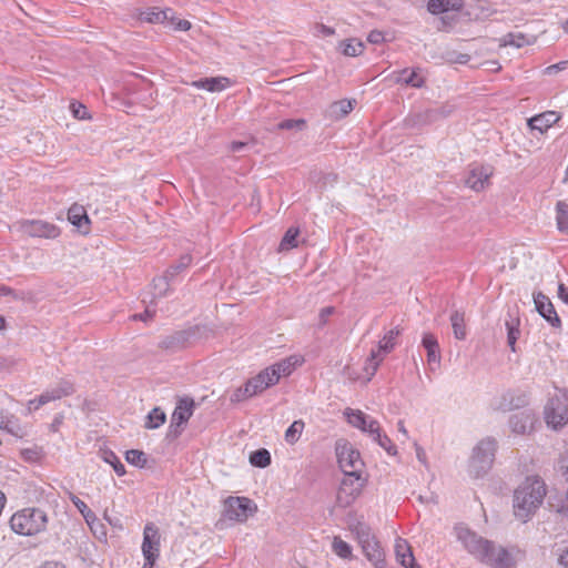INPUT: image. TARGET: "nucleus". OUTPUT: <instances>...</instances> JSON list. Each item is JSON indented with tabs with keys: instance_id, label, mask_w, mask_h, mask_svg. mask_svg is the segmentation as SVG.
I'll return each mask as SVG.
<instances>
[{
	"instance_id": "18",
	"label": "nucleus",
	"mask_w": 568,
	"mask_h": 568,
	"mask_svg": "<svg viewBox=\"0 0 568 568\" xmlns=\"http://www.w3.org/2000/svg\"><path fill=\"white\" fill-rule=\"evenodd\" d=\"M194 400L191 398L180 399L171 418L170 428H174L175 435L180 434L179 427L184 425L193 414Z\"/></svg>"
},
{
	"instance_id": "11",
	"label": "nucleus",
	"mask_w": 568,
	"mask_h": 568,
	"mask_svg": "<svg viewBox=\"0 0 568 568\" xmlns=\"http://www.w3.org/2000/svg\"><path fill=\"white\" fill-rule=\"evenodd\" d=\"M160 532L159 528L153 524L149 523L144 526L143 541H142V554L144 560H156L160 556Z\"/></svg>"
},
{
	"instance_id": "30",
	"label": "nucleus",
	"mask_w": 568,
	"mask_h": 568,
	"mask_svg": "<svg viewBox=\"0 0 568 568\" xmlns=\"http://www.w3.org/2000/svg\"><path fill=\"white\" fill-rule=\"evenodd\" d=\"M384 361V355H381V349H372L369 357H367L364 371L366 373L365 382H369L377 372L381 363Z\"/></svg>"
},
{
	"instance_id": "36",
	"label": "nucleus",
	"mask_w": 568,
	"mask_h": 568,
	"mask_svg": "<svg viewBox=\"0 0 568 568\" xmlns=\"http://www.w3.org/2000/svg\"><path fill=\"white\" fill-rule=\"evenodd\" d=\"M69 499L72 501V504L77 507V509L83 516L87 524H91L95 520V514L79 497H77L72 493H69Z\"/></svg>"
},
{
	"instance_id": "56",
	"label": "nucleus",
	"mask_w": 568,
	"mask_h": 568,
	"mask_svg": "<svg viewBox=\"0 0 568 568\" xmlns=\"http://www.w3.org/2000/svg\"><path fill=\"white\" fill-rule=\"evenodd\" d=\"M154 316V311H151L150 307H148L143 313L134 314L132 316V320L134 321H143L146 322Z\"/></svg>"
},
{
	"instance_id": "17",
	"label": "nucleus",
	"mask_w": 568,
	"mask_h": 568,
	"mask_svg": "<svg viewBox=\"0 0 568 568\" xmlns=\"http://www.w3.org/2000/svg\"><path fill=\"white\" fill-rule=\"evenodd\" d=\"M75 392L73 384L68 379H61L57 386L44 390L38 400V405H45L50 402L70 396Z\"/></svg>"
},
{
	"instance_id": "25",
	"label": "nucleus",
	"mask_w": 568,
	"mask_h": 568,
	"mask_svg": "<svg viewBox=\"0 0 568 568\" xmlns=\"http://www.w3.org/2000/svg\"><path fill=\"white\" fill-rule=\"evenodd\" d=\"M423 347L427 352V362L429 365L436 364L438 365L440 363V349L439 344L437 342V338L434 334L426 333L423 336L422 339Z\"/></svg>"
},
{
	"instance_id": "48",
	"label": "nucleus",
	"mask_w": 568,
	"mask_h": 568,
	"mask_svg": "<svg viewBox=\"0 0 568 568\" xmlns=\"http://www.w3.org/2000/svg\"><path fill=\"white\" fill-rule=\"evenodd\" d=\"M517 324H518L517 318H511L510 321L506 322V326L508 329L507 341H508V345L511 347L513 351H515V344L519 336V329L516 327Z\"/></svg>"
},
{
	"instance_id": "52",
	"label": "nucleus",
	"mask_w": 568,
	"mask_h": 568,
	"mask_svg": "<svg viewBox=\"0 0 568 568\" xmlns=\"http://www.w3.org/2000/svg\"><path fill=\"white\" fill-rule=\"evenodd\" d=\"M93 535L99 539H105L106 538V530L104 525L99 520V518L95 516V520L91 524H88Z\"/></svg>"
},
{
	"instance_id": "34",
	"label": "nucleus",
	"mask_w": 568,
	"mask_h": 568,
	"mask_svg": "<svg viewBox=\"0 0 568 568\" xmlns=\"http://www.w3.org/2000/svg\"><path fill=\"white\" fill-rule=\"evenodd\" d=\"M339 48L344 55L346 57H357L364 50V44L362 41L356 39H349L339 43Z\"/></svg>"
},
{
	"instance_id": "22",
	"label": "nucleus",
	"mask_w": 568,
	"mask_h": 568,
	"mask_svg": "<svg viewBox=\"0 0 568 568\" xmlns=\"http://www.w3.org/2000/svg\"><path fill=\"white\" fill-rule=\"evenodd\" d=\"M534 423V415L528 412L515 414L509 418V426L511 432L518 435H524L531 428Z\"/></svg>"
},
{
	"instance_id": "3",
	"label": "nucleus",
	"mask_w": 568,
	"mask_h": 568,
	"mask_svg": "<svg viewBox=\"0 0 568 568\" xmlns=\"http://www.w3.org/2000/svg\"><path fill=\"white\" fill-rule=\"evenodd\" d=\"M48 514L37 507H27L16 511L10 518L11 529L21 536H36L47 529Z\"/></svg>"
},
{
	"instance_id": "50",
	"label": "nucleus",
	"mask_w": 568,
	"mask_h": 568,
	"mask_svg": "<svg viewBox=\"0 0 568 568\" xmlns=\"http://www.w3.org/2000/svg\"><path fill=\"white\" fill-rule=\"evenodd\" d=\"M305 121L303 119H290L284 120L277 124L280 130H303L305 128Z\"/></svg>"
},
{
	"instance_id": "59",
	"label": "nucleus",
	"mask_w": 568,
	"mask_h": 568,
	"mask_svg": "<svg viewBox=\"0 0 568 568\" xmlns=\"http://www.w3.org/2000/svg\"><path fill=\"white\" fill-rule=\"evenodd\" d=\"M38 400H39V397L33 398V399H30V400L27 403V412H26V415L31 414L33 410H37V409H39V408L42 406V405H38Z\"/></svg>"
},
{
	"instance_id": "63",
	"label": "nucleus",
	"mask_w": 568,
	"mask_h": 568,
	"mask_svg": "<svg viewBox=\"0 0 568 568\" xmlns=\"http://www.w3.org/2000/svg\"><path fill=\"white\" fill-rule=\"evenodd\" d=\"M180 272H181V271H180L179 268H176V266H175V265H171V266L166 270V272H165V274H164V275H168V280H169V282H170V281H171L175 275H178Z\"/></svg>"
},
{
	"instance_id": "54",
	"label": "nucleus",
	"mask_w": 568,
	"mask_h": 568,
	"mask_svg": "<svg viewBox=\"0 0 568 568\" xmlns=\"http://www.w3.org/2000/svg\"><path fill=\"white\" fill-rule=\"evenodd\" d=\"M70 110L75 119L84 120L90 118L87 108L81 103H71Z\"/></svg>"
},
{
	"instance_id": "29",
	"label": "nucleus",
	"mask_w": 568,
	"mask_h": 568,
	"mask_svg": "<svg viewBox=\"0 0 568 568\" xmlns=\"http://www.w3.org/2000/svg\"><path fill=\"white\" fill-rule=\"evenodd\" d=\"M355 103L356 100L346 99L333 102L328 109L329 116L333 119H341L347 115L354 109Z\"/></svg>"
},
{
	"instance_id": "40",
	"label": "nucleus",
	"mask_w": 568,
	"mask_h": 568,
	"mask_svg": "<svg viewBox=\"0 0 568 568\" xmlns=\"http://www.w3.org/2000/svg\"><path fill=\"white\" fill-rule=\"evenodd\" d=\"M139 18L143 22L159 23L166 19V11L152 8L141 12Z\"/></svg>"
},
{
	"instance_id": "62",
	"label": "nucleus",
	"mask_w": 568,
	"mask_h": 568,
	"mask_svg": "<svg viewBox=\"0 0 568 568\" xmlns=\"http://www.w3.org/2000/svg\"><path fill=\"white\" fill-rule=\"evenodd\" d=\"M191 85L196 88V89H203V90H206V87H207V78H203V79H200V80H195V81H192L191 82Z\"/></svg>"
},
{
	"instance_id": "41",
	"label": "nucleus",
	"mask_w": 568,
	"mask_h": 568,
	"mask_svg": "<svg viewBox=\"0 0 568 568\" xmlns=\"http://www.w3.org/2000/svg\"><path fill=\"white\" fill-rule=\"evenodd\" d=\"M250 463L255 467L264 468L271 464V454L264 448L257 449L251 454Z\"/></svg>"
},
{
	"instance_id": "51",
	"label": "nucleus",
	"mask_w": 568,
	"mask_h": 568,
	"mask_svg": "<svg viewBox=\"0 0 568 568\" xmlns=\"http://www.w3.org/2000/svg\"><path fill=\"white\" fill-rule=\"evenodd\" d=\"M251 397H253V396L251 395L248 387L244 384L243 386L236 388L232 393L230 400H231V403H241Z\"/></svg>"
},
{
	"instance_id": "5",
	"label": "nucleus",
	"mask_w": 568,
	"mask_h": 568,
	"mask_svg": "<svg viewBox=\"0 0 568 568\" xmlns=\"http://www.w3.org/2000/svg\"><path fill=\"white\" fill-rule=\"evenodd\" d=\"M497 443L494 438L481 439L473 449L468 473L475 478L486 475L493 466Z\"/></svg>"
},
{
	"instance_id": "28",
	"label": "nucleus",
	"mask_w": 568,
	"mask_h": 568,
	"mask_svg": "<svg viewBox=\"0 0 568 568\" xmlns=\"http://www.w3.org/2000/svg\"><path fill=\"white\" fill-rule=\"evenodd\" d=\"M68 220L78 229L85 226L83 233H88L90 220L85 209L82 205L73 204L68 211Z\"/></svg>"
},
{
	"instance_id": "21",
	"label": "nucleus",
	"mask_w": 568,
	"mask_h": 568,
	"mask_svg": "<svg viewBox=\"0 0 568 568\" xmlns=\"http://www.w3.org/2000/svg\"><path fill=\"white\" fill-rule=\"evenodd\" d=\"M275 377L272 378L268 371L265 368L261 371L256 376L250 378L245 385L248 387L251 395L256 396L275 384Z\"/></svg>"
},
{
	"instance_id": "15",
	"label": "nucleus",
	"mask_w": 568,
	"mask_h": 568,
	"mask_svg": "<svg viewBox=\"0 0 568 568\" xmlns=\"http://www.w3.org/2000/svg\"><path fill=\"white\" fill-rule=\"evenodd\" d=\"M527 404V395L521 390H506L495 402V409L508 412L524 407Z\"/></svg>"
},
{
	"instance_id": "39",
	"label": "nucleus",
	"mask_w": 568,
	"mask_h": 568,
	"mask_svg": "<svg viewBox=\"0 0 568 568\" xmlns=\"http://www.w3.org/2000/svg\"><path fill=\"white\" fill-rule=\"evenodd\" d=\"M304 426L305 424L302 419L294 420L285 432V440L291 445L295 444L300 439Z\"/></svg>"
},
{
	"instance_id": "1",
	"label": "nucleus",
	"mask_w": 568,
	"mask_h": 568,
	"mask_svg": "<svg viewBox=\"0 0 568 568\" xmlns=\"http://www.w3.org/2000/svg\"><path fill=\"white\" fill-rule=\"evenodd\" d=\"M455 530L466 550L480 562L491 568H515V561L505 548L496 546L467 527L457 526Z\"/></svg>"
},
{
	"instance_id": "35",
	"label": "nucleus",
	"mask_w": 568,
	"mask_h": 568,
	"mask_svg": "<svg viewBox=\"0 0 568 568\" xmlns=\"http://www.w3.org/2000/svg\"><path fill=\"white\" fill-rule=\"evenodd\" d=\"M101 458L110 464L114 469L118 476H123L125 474V467L119 459V457L110 449H104L101 452Z\"/></svg>"
},
{
	"instance_id": "23",
	"label": "nucleus",
	"mask_w": 568,
	"mask_h": 568,
	"mask_svg": "<svg viewBox=\"0 0 568 568\" xmlns=\"http://www.w3.org/2000/svg\"><path fill=\"white\" fill-rule=\"evenodd\" d=\"M395 83L406 84L413 88H422L425 84V79L420 77L416 70L403 69L393 72Z\"/></svg>"
},
{
	"instance_id": "46",
	"label": "nucleus",
	"mask_w": 568,
	"mask_h": 568,
	"mask_svg": "<svg viewBox=\"0 0 568 568\" xmlns=\"http://www.w3.org/2000/svg\"><path fill=\"white\" fill-rule=\"evenodd\" d=\"M125 459L129 464L138 467H144V465L146 464L145 454L138 449L128 450L125 453Z\"/></svg>"
},
{
	"instance_id": "57",
	"label": "nucleus",
	"mask_w": 568,
	"mask_h": 568,
	"mask_svg": "<svg viewBox=\"0 0 568 568\" xmlns=\"http://www.w3.org/2000/svg\"><path fill=\"white\" fill-rule=\"evenodd\" d=\"M192 262V257L191 255H183L180 257L179 262L176 264H174L176 266V268H179L180 271H183L185 270L186 267L190 266Z\"/></svg>"
},
{
	"instance_id": "10",
	"label": "nucleus",
	"mask_w": 568,
	"mask_h": 568,
	"mask_svg": "<svg viewBox=\"0 0 568 568\" xmlns=\"http://www.w3.org/2000/svg\"><path fill=\"white\" fill-rule=\"evenodd\" d=\"M20 230L30 237L47 240H54L61 234L59 226L43 220H24L20 222Z\"/></svg>"
},
{
	"instance_id": "12",
	"label": "nucleus",
	"mask_w": 568,
	"mask_h": 568,
	"mask_svg": "<svg viewBox=\"0 0 568 568\" xmlns=\"http://www.w3.org/2000/svg\"><path fill=\"white\" fill-rule=\"evenodd\" d=\"M344 414L347 418V422L353 427L358 428L362 432L368 434L372 438L381 429V425L375 418L371 417L369 415H366L359 409L347 408Z\"/></svg>"
},
{
	"instance_id": "42",
	"label": "nucleus",
	"mask_w": 568,
	"mask_h": 568,
	"mask_svg": "<svg viewBox=\"0 0 568 568\" xmlns=\"http://www.w3.org/2000/svg\"><path fill=\"white\" fill-rule=\"evenodd\" d=\"M556 209L558 229L560 232L568 233V204L560 201Z\"/></svg>"
},
{
	"instance_id": "55",
	"label": "nucleus",
	"mask_w": 568,
	"mask_h": 568,
	"mask_svg": "<svg viewBox=\"0 0 568 568\" xmlns=\"http://www.w3.org/2000/svg\"><path fill=\"white\" fill-rule=\"evenodd\" d=\"M367 41L373 44H379L384 41V33L378 30H373L368 33Z\"/></svg>"
},
{
	"instance_id": "13",
	"label": "nucleus",
	"mask_w": 568,
	"mask_h": 568,
	"mask_svg": "<svg viewBox=\"0 0 568 568\" xmlns=\"http://www.w3.org/2000/svg\"><path fill=\"white\" fill-rule=\"evenodd\" d=\"M534 303L538 313L552 326L559 328L561 321L548 296L541 292L534 293Z\"/></svg>"
},
{
	"instance_id": "26",
	"label": "nucleus",
	"mask_w": 568,
	"mask_h": 568,
	"mask_svg": "<svg viewBox=\"0 0 568 568\" xmlns=\"http://www.w3.org/2000/svg\"><path fill=\"white\" fill-rule=\"evenodd\" d=\"M454 105L445 103L438 108L428 109L423 114H419V121L423 123H432L440 119L449 116L454 112Z\"/></svg>"
},
{
	"instance_id": "37",
	"label": "nucleus",
	"mask_w": 568,
	"mask_h": 568,
	"mask_svg": "<svg viewBox=\"0 0 568 568\" xmlns=\"http://www.w3.org/2000/svg\"><path fill=\"white\" fill-rule=\"evenodd\" d=\"M399 335V331L397 328H393L388 331L384 337L379 341L378 348L381 349V355L389 353L395 346V339Z\"/></svg>"
},
{
	"instance_id": "53",
	"label": "nucleus",
	"mask_w": 568,
	"mask_h": 568,
	"mask_svg": "<svg viewBox=\"0 0 568 568\" xmlns=\"http://www.w3.org/2000/svg\"><path fill=\"white\" fill-rule=\"evenodd\" d=\"M6 429L8 433L14 435L16 437H22L24 435L23 429L18 424V422L13 418V416H8V427H1Z\"/></svg>"
},
{
	"instance_id": "31",
	"label": "nucleus",
	"mask_w": 568,
	"mask_h": 568,
	"mask_svg": "<svg viewBox=\"0 0 568 568\" xmlns=\"http://www.w3.org/2000/svg\"><path fill=\"white\" fill-rule=\"evenodd\" d=\"M298 227H290L281 240L278 252L290 251L298 246Z\"/></svg>"
},
{
	"instance_id": "9",
	"label": "nucleus",
	"mask_w": 568,
	"mask_h": 568,
	"mask_svg": "<svg viewBox=\"0 0 568 568\" xmlns=\"http://www.w3.org/2000/svg\"><path fill=\"white\" fill-rule=\"evenodd\" d=\"M256 505L247 497H229L223 503V516L233 521L244 523L256 511Z\"/></svg>"
},
{
	"instance_id": "44",
	"label": "nucleus",
	"mask_w": 568,
	"mask_h": 568,
	"mask_svg": "<svg viewBox=\"0 0 568 568\" xmlns=\"http://www.w3.org/2000/svg\"><path fill=\"white\" fill-rule=\"evenodd\" d=\"M231 84V81L229 78L225 77H215V78H207V87L206 91L209 92H221L229 88Z\"/></svg>"
},
{
	"instance_id": "16",
	"label": "nucleus",
	"mask_w": 568,
	"mask_h": 568,
	"mask_svg": "<svg viewBox=\"0 0 568 568\" xmlns=\"http://www.w3.org/2000/svg\"><path fill=\"white\" fill-rule=\"evenodd\" d=\"M303 363V358L297 355L288 356L268 367V374L272 378L275 377V384L278 383L280 378L283 376H290L293 371Z\"/></svg>"
},
{
	"instance_id": "8",
	"label": "nucleus",
	"mask_w": 568,
	"mask_h": 568,
	"mask_svg": "<svg viewBox=\"0 0 568 568\" xmlns=\"http://www.w3.org/2000/svg\"><path fill=\"white\" fill-rule=\"evenodd\" d=\"M568 399L566 395L556 394L550 397L545 406L544 416L547 425L552 429H559L568 423Z\"/></svg>"
},
{
	"instance_id": "33",
	"label": "nucleus",
	"mask_w": 568,
	"mask_h": 568,
	"mask_svg": "<svg viewBox=\"0 0 568 568\" xmlns=\"http://www.w3.org/2000/svg\"><path fill=\"white\" fill-rule=\"evenodd\" d=\"M166 416L159 407L153 408L146 416L144 427L148 429H155L165 423Z\"/></svg>"
},
{
	"instance_id": "2",
	"label": "nucleus",
	"mask_w": 568,
	"mask_h": 568,
	"mask_svg": "<svg viewBox=\"0 0 568 568\" xmlns=\"http://www.w3.org/2000/svg\"><path fill=\"white\" fill-rule=\"evenodd\" d=\"M546 496V485L538 476L527 477L514 493V514L526 523L540 507Z\"/></svg>"
},
{
	"instance_id": "47",
	"label": "nucleus",
	"mask_w": 568,
	"mask_h": 568,
	"mask_svg": "<svg viewBox=\"0 0 568 568\" xmlns=\"http://www.w3.org/2000/svg\"><path fill=\"white\" fill-rule=\"evenodd\" d=\"M529 43H530L529 39L525 34H523L520 32H518V33H513V32L508 33L506 36V38H505V44L513 45V47H516V48H521V47H524L526 44H529Z\"/></svg>"
},
{
	"instance_id": "32",
	"label": "nucleus",
	"mask_w": 568,
	"mask_h": 568,
	"mask_svg": "<svg viewBox=\"0 0 568 568\" xmlns=\"http://www.w3.org/2000/svg\"><path fill=\"white\" fill-rule=\"evenodd\" d=\"M450 323H452V327L454 331V336L459 341L465 339L466 338V327H465L464 313H462L459 311H455L450 315Z\"/></svg>"
},
{
	"instance_id": "20",
	"label": "nucleus",
	"mask_w": 568,
	"mask_h": 568,
	"mask_svg": "<svg viewBox=\"0 0 568 568\" xmlns=\"http://www.w3.org/2000/svg\"><path fill=\"white\" fill-rule=\"evenodd\" d=\"M560 114L556 111H546L537 114L528 120V125L531 130H537L545 133L549 128L560 120Z\"/></svg>"
},
{
	"instance_id": "6",
	"label": "nucleus",
	"mask_w": 568,
	"mask_h": 568,
	"mask_svg": "<svg viewBox=\"0 0 568 568\" xmlns=\"http://www.w3.org/2000/svg\"><path fill=\"white\" fill-rule=\"evenodd\" d=\"M366 485V478L363 474H344L336 495V503L339 507L346 508L354 504L361 496Z\"/></svg>"
},
{
	"instance_id": "19",
	"label": "nucleus",
	"mask_w": 568,
	"mask_h": 568,
	"mask_svg": "<svg viewBox=\"0 0 568 568\" xmlns=\"http://www.w3.org/2000/svg\"><path fill=\"white\" fill-rule=\"evenodd\" d=\"M193 335L194 334L191 331L174 332L171 335L163 337L159 343V347L170 352L180 351L189 344V341Z\"/></svg>"
},
{
	"instance_id": "24",
	"label": "nucleus",
	"mask_w": 568,
	"mask_h": 568,
	"mask_svg": "<svg viewBox=\"0 0 568 568\" xmlns=\"http://www.w3.org/2000/svg\"><path fill=\"white\" fill-rule=\"evenodd\" d=\"M395 554H396L398 561L405 568H420L419 566L415 565L414 556H413L410 547L406 540H404L402 538H398L396 540Z\"/></svg>"
},
{
	"instance_id": "64",
	"label": "nucleus",
	"mask_w": 568,
	"mask_h": 568,
	"mask_svg": "<svg viewBox=\"0 0 568 568\" xmlns=\"http://www.w3.org/2000/svg\"><path fill=\"white\" fill-rule=\"evenodd\" d=\"M42 568H65L61 562L58 561H47L42 566Z\"/></svg>"
},
{
	"instance_id": "14",
	"label": "nucleus",
	"mask_w": 568,
	"mask_h": 568,
	"mask_svg": "<svg viewBox=\"0 0 568 568\" xmlns=\"http://www.w3.org/2000/svg\"><path fill=\"white\" fill-rule=\"evenodd\" d=\"M493 175V168L489 165H475L469 170V173L465 180L468 187L474 191H481L489 182V178Z\"/></svg>"
},
{
	"instance_id": "61",
	"label": "nucleus",
	"mask_w": 568,
	"mask_h": 568,
	"mask_svg": "<svg viewBox=\"0 0 568 568\" xmlns=\"http://www.w3.org/2000/svg\"><path fill=\"white\" fill-rule=\"evenodd\" d=\"M317 29L322 34L326 37L333 36L335 33V30L333 28L327 27L325 24H318Z\"/></svg>"
},
{
	"instance_id": "7",
	"label": "nucleus",
	"mask_w": 568,
	"mask_h": 568,
	"mask_svg": "<svg viewBox=\"0 0 568 568\" xmlns=\"http://www.w3.org/2000/svg\"><path fill=\"white\" fill-rule=\"evenodd\" d=\"M335 453L339 468L344 474H363L364 462L361 454L346 439H338L335 444Z\"/></svg>"
},
{
	"instance_id": "58",
	"label": "nucleus",
	"mask_w": 568,
	"mask_h": 568,
	"mask_svg": "<svg viewBox=\"0 0 568 568\" xmlns=\"http://www.w3.org/2000/svg\"><path fill=\"white\" fill-rule=\"evenodd\" d=\"M558 297L568 305V287L564 283L558 285Z\"/></svg>"
},
{
	"instance_id": "45",
	"label": "nucleus",
	"mask_w": 568,
	"mask_h": 568,
	"mask_svg": "<svg viewBox=\"0 0 568 568\" xmlns=\"http://www.w3.org/2000/svg\"><path fill=\"white\" fill-rule=\"evenodd\" d=\"M373 440L376 442L382 448H384L389 455H396V446L386 434L382 433V428L373 437Z\"/></svg>"
},
{
	"instance_id": "4",
	"label": "nucleus",
	"mask_w": 568,
	"mask_h": 568,
	"mask_svg": "<svg viewBox=\"0 0 568 568\" xmlns=\"http://www.w3.org/2000/svg\"><path fill=\"white\" fill-rule=\"evenodd\" d=\"M355 534L358 544L365 557L374 565L375 568H386L385 554L375 536L372 534L371 527L365 523H356L351 527Z\"/></svg>"
},
{
	"instance_id": "43",
	"label": "nucleus",
	"mask_w": 568,
	"mask_h": 568,
	"mask_svg": "<svg viewBox=\"0 0 568 568\" xmlns=\"http://www.w3.org/2000/svg\"><path fill=\"white\" fill-rule=\"evenodd\" d=\"M332 549L335 555L343 559H348L352 557V547L341 537H334L332 542Z\"/></svg>"
},
{
	"instance_id": "38",
	"label": "nucleus",
	"mask_w": 568,
	"mask_h": 568,
	"mask_svg": "<svg viewBox=\"0 0 568 568\" xmlns=\"http://www.w3.org/2000/svg\"><path fill=\"white\" fill-rule=\"evenodd\" d=\"M170 291V282L168 280V275H163L153 280L152 283V294L154 298H160L166 296Z\"/></svg>"
},
{
	"instance_id": "27",
	"label": "nucleus",
	"mask_w": 568,
	"mask_h": 568,
	"mask_svg": "<svg viewBox=\"0 0 568 568\" xmlns=\"http://www.w3.org/2000/svg\"><path fill=\"white\" fill-rule=\"evenodd\" d=\"M462 7L463 0H429L427 3V9L432 14L458 11Z\"/></svg>"
},
{
	"instance_id": "49",
	"label": "nucleus",
	"mask_w": 568,
	"mask_h": 568,
	"mask_svg": "<svg viewBox=\"0 0 568 568\" xmlns=\"http://www.w3.org/2000/svg\"><path fill=\"white\" fill-rule=\"evenodd\" d=\"M30 293L23 291L17 292L7 285H0V296H11L14 300L27 301L29 300Z\"/></svg>"
},
{
	"instance_id": "60",
	"label": "nucleus",
	"mask_w": 568,
	"mask_h": 568,
	"mask_svg": "<svg viewBox=\"0 0 568 568\" xmlns=\"http://www.w3.org/2000/svg\"><path fill=\"white\" fill-rule=\"evenodd\" d=\"M567 61H562V62H559V63H556V64H552V65H549L547 69H546V72L551 74V73H555L559 70H564L567 65Z\"/></svg>"
}]
</instances>
